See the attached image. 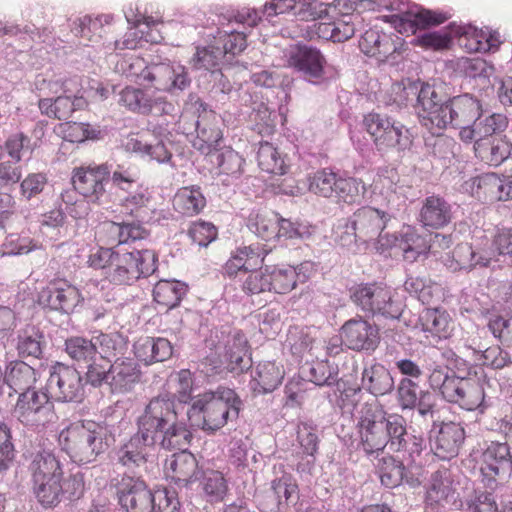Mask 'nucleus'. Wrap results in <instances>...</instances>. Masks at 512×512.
<instances>
[{
	"label": "nucleus",
	"mask_w": 512,
	"mask_h": 512,
	"mask_svg": "<svg viewBox=\"0 0 512 512\" xmlns=\"http://www.w3.org/2000/svg\"><path fill=\"white\" fill-rule=\"evenodd\" d=\"M361 395V388L349 387L343 388L339 396L341 408L351 412L356 423L357 448L367 456L378 455L387 448L414 462L426 447L425 439L408 433L401 415L387 414L375 402H361Z\"/></svg>",
	"instance_id": "nucleus-1"
},
{
	"label": "nucleus",
	"mask_w": 512,
	"mask_h": 512,
	"mask_svg": "<svg viewBox=\"0 0 512 512\" xmlns=\"http://www.w3.org/2000/svg\"><path fill=\"white\" fill-rule=\"evenodd\" d=\"M402 92L407 100L415 98L419 122L434 135L451 126L470 125L481 114V101L469 93L446 98L434 85L421 81L403 87Z\"/></svg>",
	"instance_id": "nucleus-2"
},
{
	"label": "nucleus",
	"mask_w": 512,
	"mask_h": 512,
	"mask_svg": "<svg viewBox=\"0 0 512 512\" xmlns=\"http://www.w3.org/2000/svg\"><path fill=\"white\" fill-rule=\"evenodd\" d=\"M137 431L154 446L173 451L189 447L193 434L168 395L153 397L136 419Z\"/></svg>",
	"instance_id": "nucleus-3"
},
{
	"label": "nucleus",
	"mask_w": 512,
	"mask_h": 512,
	"mask_svg": "<svg viewBox=\"0 0 512 512\" xmlns=\"http://www.w3.org/2000/svg\"><path fill=\"white\" fill-rule=\"evenodd\" d=\"M29 471L33 494L43 508H55L64 501L78 500L83 496L82 474L63 478L60 461L49 451L34 455Z\"/></svg>",
	"instance_id": "nucleus-4"
},
{
	"label": "nucleus",
	"mask_w": 512,
	"mask_h": 512,
	"mask_svg": "<svg viewBox=\"0 0 512 512\" xmlns=\"http://www.w3.org/2000/svg\"><path fill=\"white\" fill-rule=\"evenodd\" d=\"M89 265L102 269L106 278L117 285H131L140 278H146L157 270L158 255L152 249L124 251L114 248H100L89 257Z\"/></svg>",
	"instance_id": "nucleus-5"
},
{
	"label": "nucleus",
	"mask_w": 512,
	"mask_h": 512,
	"mask_svg": "<svg viewBox=\"0 0 512 512\" xmlns=\"http://www.w3.org/2000/svg\"><path fill=\"white\" fill-rule=\"evenodd\" d=\"M242 405V400L233 389L218 387L215 391L197 395L186 416L192 426L214 433L229 421H235Z\"/></svg>",
	"instance_id": "nucleus-6"
},
{
	"label": "nucleus",
	"mask_w": 512,
	"mask_h": 512,
	"mask_svg": "<svg viewBox=\"0 0 512 512\" xmlns=\"http://www.w3.org/2000/svg\"><path fill=\"white\" fill-rule=\"evenodd\" d=\"M430 387L442 398L468 411L487 407L484 384L471 377L459 376L446 366H436L428 377Z\"/></svg>",
	"instance_id": "nucleus-7"
},
{
	"label": "nucleus",
	"mask_w": 512,
	"mask_h": 512,
	"mask_svg": "<svg viewBox=\"0 0 512 512\" xmlns=\"http://www.w3.org/2000/svg\"><path fill=\"white\" fill-rule=\"evenodd\" d=\"M219 116L196 94H190L179 128L186 135L196 134L193 147L202 154L213 156L223 134L219 127Z\"/></svg>",
	"instance_id": "nucleus-8"
},
{
	"label": "nucleus",
	"mask_w": 512,
	"mask_h": 512,
	"mask_svg": "<svg viewBox=\"0 0 512 512\" xmlns=\"http://www.w3.org/2000/svg\"><path fill=\"white\" fill-rule=\"evenodd\" d=\"M455 269L472 271L486 268L494 262L512 264V228L499 229L491 243L458 244L453 250Z\"/></svg>",
	"instance_id": "nucleus-9"
},
{
	"label": "nucleus",
	"mask_w": 512,
	"mask_h": 512,
	"mask_svg": "<svg viewBox=\"0 0 512 512\" xmlns=\"http://www.w3.org/2000/svg\"><path fill=\"white\" fill-rule=\"evenodd\" d=\"M89 424V420L74 422L58 436L61 450L78 465L93 463L107 451V442L102 441Z\"/></svg>",
	"instance_id": "nucleus-10"
},
{
	"label": "nucleus",
	"mask_w": 512,
	"mask_h": 512,
	"mask_svg": "<svg viewBox=\"0 0 512 512\" xmlns=\"http://www.w3.org/2000/svg\"><path fill=\"white\" fill-rule=\"evenodd\" d=\"M352 302L367 315L395 320L403 312V304L394 291L382 283L359 284L350 289Z\"/></svg>",
	"instance_id": "nucleus-11"
},
{
	"label": "nucleus",
	"mask_w": 512,
	"mask_h": 512,
	"mask_svg": "<svg viewBox=\"0 0 512 512\" xmlns=\"http://www.w3.org/2000/svg\"><path fill=\"white\" fill-rule=\"evenodd\" d=\"M362 123L377 151L404 153L411 149L413 135L403 123L375 112L365 115Z\"/></svg>",
	"instance_id": "nucleus-12"
},
{
	"label": "nucleus",
	"mask_w": 512,
	"mask_h": 512,
	"mask_svg": "<svg viewBox=\"0 0 512 512\" xmlns=\"http://www.w3.org/2000/svg\"><path fill=\"white\" fill-rule=\"evenodd\" d=\"M386 7L396 11L390 16V22L401 34H415L418 29L442 24L450 18L447 13L427 10L408 1L390 3Z\"/></svg>",
	"instance_id": "nucleus-13"
},
{
	"label": "nucleus",
	"mask_w": 512,
	"mask_h": 512,
	"mask_svg": "<svg viewBox=\"0 0 512 512\" xmlns=\"http://www.w3.org/2000/svg\"><path fill=\"white\" fill-rule=\"evenodd\" d=\"M15 413L21 423L31 427H44L56 419L54 403L43 390L21 392L15 407Z\"/></svg>",
	"instance_id": "nucleus-14"
},
{
	"label": "nucleus",
	"mask_w": 512,
	"mask_h": 512,
	"mask_svg": "<svg viewBox=\"0 0 512 512\" xmlns=\"http://www.w3.org/2000/svg\"><path fill=\"white\" fill-rule=\"evenodd\" d=\"M118 503L126 512H153L152 490L140 475L123 474L112 479Z\"/></svg>",
	"instance_id": "nucleus-15"
},
{
	"label": "nucleus",
	"mask_w": 512,
	"mask_h": 512,
	"mask_svg": "<svg viewBox=\"0 0 512 512\" xmlns=\"http://www.w3.org/2000/svg\"><path fill=\"white\" fill-rule=\"evenodd\" d=\"M48 387L51 397L61 403H80L85 397V383L81 373L63 363H56L51 368Z\"/></svg>",
	"instance_id": "nucleus-16"
},
{
	"label": "nucleus",
	"mask_w": 512,
	"mask_h": 512,
	"mask_svg": "<svg viewBox=\"0 0 512 512\" xmlns=\"http://www.w3.org/2000/svg\"><path fill=\"white\" fill-rule=\"evenodd\" d=\"M110 179L108 163L80 166L73 170L74 189L87 203L100 205L106 198V184Z\"/></svg>",
	"instance_id": "nucleus-17"
},
{
	"label": "nucleus",
	"mask_w": 512,
	"mask_h": 512,
	"mask_svg": "<svg viewBox=\"0 0 512 512\" xmlns=\"http://www.w3.org/2000/svg\"><path fill=\"white\" fill-rule=\"evenodd\" d=\"M141 77L152 82L156 90L172 95L183 92L192 82L188 69L177 62L155 64L144 69Z\"/></svg>",
	"instance_id": "nucleus-18"
},
{
	"label": "nucleus",
	"mask_w": 512,
	"mask_h": 512,
	"mask_svg": "<svg viewBox=\"0 0 512 512\" xmlns=\"http://www.w3.org/2000/svg\"><path fill=\"white\" fill-rule=\"evenodd\" d=\"M287 66L293 68L311 83H317L324 76L326 59L313 46L296 44L285 53Z\"/></svg>",
	"instance_id": "nucleus-19"
},
{
	"label": "nucleus",
	"mask_w": 512,
	"mask_h": 512,
	"mask_svg": "<svg viewBox=\"0 0 512 512\" xmlns=\"http://www.w3.org/2000/svg\"><path fill=\"white\" fill-rule=\"evenodd\" d=\"M465 440V430L455 422L434 423L430 431V449L442 460L456 457Z\"/></svg>",
	"instance_id": "nucleus-20"
},
{
	"label": "nucleus",
	"mask_w": 512,
	"mask_h": 512,
	"mask_svg": "<svg viewBox=\"0 0 512 512\" xmlns=\"http://www.w3.org/2000/svg\"><path fill=\"white\" fill-rule=\"evenodd\" d=\"M481 473L489 480L504 478L512 471V453L507 442L484 441L480 454Z\"/></svg>",
	"instance_id": "nucleus-21"
},
{
	"label": "nucleus",
	"mask_w": 512,
	"mask_h": 512,
	"mask_svg": "<svg viewBox=\"0 0 512 512\" xmlns=\"http://www.w3.org/2000/svg\"><path fill=\"white\" fill-rule=\"evenodd\" d=\"M155 447L141 434L135 432L115 449L114 460L126 471L138 474L142 468H146L150 452Z\"/></svg>",
	"instance_id": "nucleus-22"
},
{
	"label": "nucleus",
	"mask_w": 512,
	"mask_h": 512,
	"mask_svg": "<svg viewBox=\"0 0 512 512\" xmlns=\"http://www.w3.org/2000/svg\"><path fill=\"white\" fill-rule=\"evenodd\" d=\"M394 217L391 211H383L373 207H362L356 210L349 218L358 232L359 239L368 245L370 240L376 236L380 237V242L386 241L385 235H381L387 223Z\"/></svg>",
	"instance_id": "nucleus-23"
},
{
	"label": "nucleus",
	"mask_w": 512,
	"mask_h": 512,
	"mask_svg": "<svg viewBox=\"0 0 512 512\" xmlns=\"http://www.w3.org/2000/svg\"><path fill=\"white\" fill-rule=\"evenodd\" d=\"M341 334L346 346L355 351H374L379 342V329L362 317L344 323Z\"/></svg>",
	"instance_id": "nucleus-24"
},
{
	"label": "nucleus",
	"mask_w": 512,
	"mask_h": 512,
	"mask_svg": "<svg viewBox=\"0 0 512 512\" xmlns=\"http://www.w3.org/2000/svg\"><path fill=\"white\" fill-rule=\"evenodd\" d=\"M83 302L80 291L73 285L51 283L39 294V304L50 310L71 314Z\"/></svg>",
	"instance_id": "nucleus-25"
},
{
	"label": "nucleus",
	"mask_w": 512,
	"mask_h": 512,
	"mask_svg": "<svg viewBox=\"0 0 512 512\" xmlns=\"http://www.w3.org/2000/svg\"><path fill=\"white\" fill-rule=\"evenodd\" d=\"M386 245L390 248L399 249L405 260L413 262L420 255H424L430 249L426 238L420 235L414 227L404 226L398 233L386 234Z\"/></svg>",
	"instance_id": "nucleus-26"
},
{
	"label": "nucleus",
	"mask_w": 512,
	"mask_h": 512,
	"mask_svg": "<svg viewBox=\"0 0 512 512\" xmlns=\"http://www.w3.org/2000/svg\"><path fill=\"white\" fill-rule=\"evenodd\" d=\"M317 0H272L263 6L262 14L267 19L279 14L293 12L301 20L321 18L325 9Z\"/></svg>",
	"instance_id": "nucleus-27"
},
{
	"label": "nucleus",
	"mask_w": 512,
	"mask_h": 512,
	"mask_svg": "<svg viewBox=\"0 0 512 512\" xmlns=\"http://www.w3.org/2000/svg\"><path fill=\"white\" fill-rule=\"evenodd\" d=\"M512 131L490 139H478L474 144L477 157L491 166H499L512 157Z\"/></svg>",
	"instance_id": "nucleus-28"
},
{
	"label": "nucleus",
	"mask_w": 512,
	"mask_h": 512,
	"mask_svg": "<svg viewBox=\"0 0 512 512\" xmlns=\"http://www.w3.org/2000/svg\"><path fill=\"white\" fill-rule=\"evenodd\" d=\"M108 385L113 393L123 394L131 391L140 380V369L131 358H116L110 364Z\"/></svg>",
	"instance_id": "nucleus-29"
},
{
	"label": "nucleus",
	"mask_w": 512,
	"mask_h": 512,
	"mask_svg": "<svg viewBox=\"0 0 512 512\" xmlns=\"http://www.w3.org/2000/svg\"><path fill=\"white\" fill-rule=\"evenodd\" d=\"M185 449H178L166 462V475L178 485L187 486L199 480L200 471L195 456Z\"/></svg>",
	"instance_id": "nucleus-30"
},
{
	"label": "nucleus",
	"mask_w": 512,
	"mask_h": 512,
	"mask_svg": "<svg viewBox=\"0 0 512 512\" xmlns=\"http://www.w3.org/2000/svg\"><path fill=\"white\" fill-rule=\"evenodd\" d=\"M453 218L452 205L443 197H426L418 215V221L425 228L440 229L447 226Z\"/></svg>",
	"instance_id": "nucleus-31"
},
{
	"label": "nucleus",
	"mask_w": 512,
	"mask_h": 512,
	"mask_svg": "<svg viewBox=\"0 0 512 512\" xmlns=\"http://www.w3.org/2000/svg\"><path fill=\"white\" fill-rule=\"evenodd\" d=\"M455 499L451 472L447 469H442L432 473L425 495L426 507L433 510L438 509L448 504L451 500L455 501Z\"/></svg>",
	"instance_id": "nucleus-32"
},
{
	"label": "nucleus",
	"mask_w": 512,
	"mask_h": 512,
	"mask_svg": "<svg viewBox=\"0 0 512 512\" xmlns=\"http://www.w3.org/2000/svg\"><path fill=\"white\" fill-rule=\"evenodd\" d=\"M284 375L283 366L272 361L260 362L251 373L250 388L259 395L271 393L281 384Z\"/></svg>",
	"instance_id": "nucleus-33"
},
{
	"label": "nucleus",
	"mask_w": 512,
	"mask_h": 512,
	"mask_svg": "<svg viewBox=\"0 0 512 512\" xmlns=\"http://www.w3.org/2000/svg\"><path fill=\"white\" fill-rule=\"evenodd\" d=\"M39 375V372L26 362L14 360L6 366L2 383L20 395L21 392L34 389Z\"/></svg>",
	"instance_id": "nucleus-34"
},
{
	"label": "nucleus",
	"mask_w": 512,
	"mask_h": 512,
	"mask_svg": "<svg viewBox=\"0 0 512 512\" xmlns=\"http://www.w3.org/2000/svg\"><path fill=\"white\" fill-rule=\"evenodd\" d=\"M16 350L20 358L41 359L46 347L43 331L36 325H26L17 333Z\"/></svg>",
	"instance_id": "nucleus-35"
},
{
	"label": "nucleus",
	"mask_w": 512,
	"mask_h": 512,
	"mask_svg": "<svg viewBox=\"0 0 512 512\" xmlns=\"http://www.w3.org/2000/svg\"><path fill=\"white\" fill-rule=\"evenodd\" d=\"M264 256V252L258 246L250 245L238 248L224 265V273L233 277L241 271H252L262 265Z\"/></svg>",
	"instance_id": "nucleus-36"
},
{
	"label": "nucleus",
	"mask_w": 512,
	"mask_h": 512,
	"mask_svg": "<svg viewBox=\"0 0 512 512\" xmlns=\"http://www.w3.org/2000/svg\"><path fill=\"white\" fill-rule=\"evenodd\" d=\"M362 387L374 396L389 394L394 389V379L382 364L365 367L362 372Z\"/></svg>",
	"instance_id": "nucleus-37"
},
{
	"label": "nucleus",
	"mask_w": 512,
	"mask_h": 512,
	"mask_svg": "<svg viewBox=\"0 0 512 512\" xmlns=\"http://www.w3.org/2000/svg\"><path fill=\"white\" fill-rule=\"evenodd\" d=\"M225 359L232 371L242 372L250 367L251 359L248 357V341L241 331L230 335L225 344Z\"/></svg>",
	"instance_id": "nucleus-38"
},
{
	"label": "nucleus",
	"mask_w": 512,
	"mask_h": 512,
	"mask_svg": "<svg viewBox=\"0 0 512 512\" xmlns=\"http://www.w3.org/2000/svg\"><path fill=\"white\" fill-rule=\"evenodd\" d=\"M300 372L303 378L314 383L317 386H332L337 385V389L340 393L342 384L338 381L337 368L329 364L328 361H315L311 363H305Z\"/></svg>",
	"instance_id": "nucleus-39"
},
{
	"label": "nucleus",
	"mask_w": 512,
	"mask_h": 512,
	"mask_svg": "<svg viewBox=\"0 0 512 512\" xmlns=\"http://www.w3.org/2000/svg\"><path fill=\"white\" fill-rule=\"evenodd\" d=\"M187 293V285L177 280H160L153 289L154 301L167 310L177 307Z\"/></svg>",
	"instance_id": "nucleus-40"
},
{
	"label": "nucleus",
	"mask_w": 512,
	"mask_h": 512,
	"mask_svg": "<svg viewBox=\"0 0 512 512\" xmlns=\"http://www.w3.org/2000/svg\"><path fill=\"white\" fill-rule=\"evenodd\" d=\"M173 205L183 215L199 214L206 206V198L199 186L181 188L174 197Z\"/></svg>",
	"instance_id": "nucleus-41"
},
{
	"label": "nucleus",
	"mask_w": 512,
	"mask_h": 512,
	"mask_svg": "<svg viewBox=\"0 0 512 512\" xmlns=\"http://www.w3.org/2000/svg\"><path fill=\"white\" fill-rule=\"evenodd\" d=\"M333 241L352 254L360 253L367 246L359 239L358 232L354 229L350 218H342L337 221L332 231Z\"/></svg>",
	"instance_id": "nucleus-42"
},
{
	"label": "nucleus",
	"mask_w": 512,
	"mask_h": 512,
	"mask_svg": "<svg viewBox=\"0 0 512 512\" xmlns=\"http://www.w3.org/2000/svg\"><path fill=\"white\" fill-rule=\"evenodd\" d=\"M360 50L371 57L386 58L394 51L390 37L375 29L364 32L359 41Z\"/></svg>",
	"instance_id": "nucleus-43"
},
{
	"label": "nucleus",
	"mask_w": 512,
	"mask_h": 512,
	"mask_svg": "<svg viewBox=\"0 0 512 512\" xmlns=\"http://www.w3.org/2000/svg\"><path fill=\"white\" fill-rule=\"evenodd\" d=\"M92 337L99 359L114 361L113 359L119 358L118 356L127 348L125 338L119 333L100 332Z\"/></svg>",
	"instance_id": "nucleus-44"
},
{
	"label": "nucleus",
	"mask_w": 512,
	"mask_h": 512,
	"mask_svg": "<svg viewBox=\"0 0 512 512\" xmlns=\"http://www.w3.org/2000/svg\"><path fill=\"white\" fill-rule=\"evenodd\" d=\"M500 177L496 173H485L466 182L471 194L484 201H498Z\"/></svg>",
	"instance_id": "nucleus-45"
},
{
	"label": "nucleus",
	"mask_w": 512,
	"mask_h": 512,
	"mask_svg": "<svg viewBox=\"0 0 512 512\" xmlns=\"http://www.w3.org/2000/svg\"><path fill=\"white\" fill-rule=\"evenodd\" d=\"M64 346L70 359L80 366L97 357L93 337L71 336L65 340Z\"/></svg>",
	"instance_id": "nucleus-46"
},
{
	"label": "nucleus",
	"mask_w": 512,
	"mask_h": 512,
	"mask_svg": "<svg viewBox=\"0 0 512 512\" xmlns=\"http://www.w3.org/2000/svg\"><path fill=\"white\" fill-rule=\"evenodd\" d=\"M365 191V184L360 179L340 175L332 199L336 203H359Z\"/></svg>",
	"instance_id": "nucleus-47"
},
{
	"label": "nucleus",
	"mask_w": 512,
	"mask_h": 512,
	"mask_svg": "<svg viewBox=\"0 0 512 512\" xmlns=\"http://www.w3.org/2000/svg\"><path fill=\"white\" fill-rule=\"evenodd\" d=\"M424 332H429L438 338L447 337L449 333V315L437 308H425L419 317Z\"/></svg>",
	"instance_id": "nucleus-48"
},
{
	"label": "nucleus",
	"mask_w": 512,
	"mask_h": 512,
	"mask_svg": "<svg viewBox=\"0 0 512 512\" xmlns=\"http://www.w3.org/2000/svg\"><path fill=\"white\" fill-rule=\"evenodd\" d=\"M257 161L260 169L267 173L283 175L287 166L277 148L269 142L260 143L257 151Z\"/></svg>",
	"instance_id": "nucleus-49"
},
{
	"label": "nucleus",
	"mask_w": 512,
	"mask_h": 512,
	"mask_svg": "<svg viewBox=\"0 0 512 512\" xmlns=\"http://www.w3.org/2000/svg\"><path fill=\"white\" fill-rule=\"evenodd\" d=\"M279 215L273 212L251 214L248 228L258 237L269 241L277 238Z\"/></svg>",
	"instance_id": "nucleus-50"
},
{
	"label": "nucleus",
	"mask_w": 512,
	"mask_h": 512,
	"mask_svg": "<svg viewBox=\"0 0 512 512\" xmlns=\"http://www.w3.org/2000/svg\"><path fill=\"white\" fill-rule=\"evenodd\" d=\"M89 422V425L95 429L102 441L107 442V449L115 442L116 438L122 434L123 430H125L128 425L127 420L121 413L106 417L100 422L92 420H89Z\"/></svg>",
	"instance_id": "nucleus-51"
},
{
	"label": "nucleus",
	"mask_w": 512,
	"mask_h": 512,
	"mask_svg": "<svg viewBox=\"0 0 512 512\" xmlns=\"http://www.w3.org/2000/svg\"><path fill=\"white\" fill-rule=\"evenodd\" d=\"M2 146L9 158L20 163L25 158L30 159L34 151L31 138L23 132H16L7 137Z\"/></svg>",
	"instance_id": "nucleus-52"
},
{
	"label": "nucleus",
	"mask_w": 512,
	"mask_h": 512,
	"mask_svg": "<svg viewBox=\"0 0 512 512\" xmlns=\"http://www.w3.org/2000/svg\"><path fill=\"white\" fill-rule=\"evenodd\" d=\"M353 15H346L343 19L332 23H320L318 31L321 37L333 42H344L355 34Z\"/></svg>",
	"instance_id": "nucleus-53"
},
{
	"label": "nucleus",
	"mask_w": 512,
	"mask_h": 512,
	"mask_svg": "<svg viewBox=\"0 0 512 512\" xmlns=\"http://www.w3.org/2000/svg\"><path fill=\"white\" fill-rule=\"evenodd\" d=\"M271 291L286 294L297 286V276L294 266L268 267Z\"/></svg>",
	"instance_id": "nucleus-54"
},
{
	"label": "nucleus",
	"mask_w": 512,
	"mask_h": 512,
	"mask_svg": "<svg viewBox=\"0 0 512 512\" xmlns=\"http://www.w3.org/2000/svg\"><path fill=\"white\" fill-rule=\"evenodd\" d=\"M478 135L481 139H490L494 136H500L509 124L508 118L501 113L485 114L481 107V114L476 120Z\"/></svg>",
	"instance_id": "nucleus-55"
},
{
	"label": "nucleus",
	"mask_w": 512,
	"mask_h": 512,
	"mask_svg": "<svg viewBox=\"0 0 512 512\" xmlns=\"http://www.w3.org/2000/svg\"><path fill=\"white\" fill-rule=\"evenodd\" d=\"M224 59V51L221 47L210 45L207 47H197L191 63L195 69H204L210 71L211 74L213 70H221L219 66Z\"/></svg>",
	"instance_id": "nucleus-56"
},
{
	"label": "nucleus",
	"mask_w": 512,
	"mask_h": 512,
	"mask_svg": "<svg viewBox=\"0 0 512 512\" xmlns=\"http://www.w3.org/2000/svg\"><path fill=\"white\" fill-rule=\"evenodd\" d=\"M378 469L381 483L384 486L394 488L402 483L405 472L402 461H398L392 456H386L379 460Z\"/></svg>",
	"instance_id": "nucleus-57"
},
{
	"label": "nucleus",
	"mask_w": 512,
	"mask_h": 512,
	"mask_svg": "<svg viewBox=\"0 0 512 512\" xmlns=\"http://www.w3.org/2000/svg\"><path fill=\"white\" fill-rule=\"evenodd\" d=\"M110 179L114 187L128 192L139 179V171L136 166L129 163L109 164Z\"/></svg>",
	"instance_id": "nucleus-58"
},
{
	"label": "nucleus",
	"mask_w": 512,
	"mask_h": 512,
	"mask_svg": "<svg viewBox=\"0 0 512 512\" xmlns=\"http://www.w3.org/2000/svg\"><path fill=\"white\" fill-rule=\"evenodd\" d=\"M451 32H425L417 37V42L426 47L433 49L447 48L453 36L468 35V29L462 26L449 25Z\"/></svg>",
	"instance_id": "nucleus-59"
},
{
	"label": "nucleus",
	"mask_w": 512,
	"mask_h": 512,
	"mask_svg": "<svg viewBox=\"0 0 512 512\" xmlns=\"http://www.w3.org/2000/svg\"><path fill=\"white\" fill-rule=\"evenodd\" d=\"M203 491L210 502L222 501L228 491L227 481L220 471L202 472Z\"/></svg>",
	"instance_id": "nucleus-60"
},
{
	"label": "nucleus",
	"mask_w": 512,
	"mask_h": 512,
	"mask_svg": "<svg viewBox=\"0 0 512 512\" xmlns=\"http://www.w3.org/2000/svg\"><path fill=\"white\" fill-rule=\"evenodd\" d=\"M339 177L333 171L322 169L310 178L309 189L316 195L332 199Z\"/></svg>",
	"instance_id": "nucleus-61"
},
{
	"label": "nucleus",
	"mask_w": 512,
	"mask_h": 512,
	"mask_svg": "<svg viewBox=\"0 0 512 512\" xmlns=\"http://www.w3.org/2000/svg\"><path fill=\"white\" fill-rule=\"evenodd\" d=\"M474 347L478 351V357L475 358V361L480 365L488 366L493 369H502L512 362L508 352L502 350L498 345L491 347Z\"/></svg>",
	"instance_id": "nucleus-62"
},
{
	"label": "nucleus",
	"mask_w": 512,
	"mask_h": 512,
	"mask_svg": "<svg viewBox=\"0 0 512 512\" xmlns=\"http://www.w3.org/2000/svg\"><path fill=\"white\" fill-rule=\"evenodd\" d=\"M109 232L116 235L118 244L136 241L147 237V230L139 222H111Z\"/></svg>",
	"instance_id": "nucleus-63"
},
{
	"label": "nucleus",
	"mask_w": 512,
	"mask_h": 512,
	"mask_svg": "<svg viewBox=\"0 0 512 512\" xmlns=\"http://www.w3.org/2000/svg\"><path fill=\"white\" fill-rule=\"evenodd\" d=\"M466 512H498L494 495L487 491L475 490L462 503Z\"/></svg>",
	"instance_id": "nucleus-64"
}]
</instances>
